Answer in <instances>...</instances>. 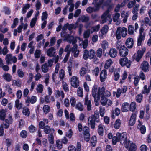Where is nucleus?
Segmentation results:
<instances>
[{
    "label": "nucleus",
    "instance_id": "f257e3e1",
    "mask_svg": "<svg viewBox=\"0 0 151 151\" xmlns=\"http://www.w3.org/2000/svg\"><path fill=\"white\" fill-rule=\"evenodd\" d=\"M127 29L124 27L122 28L121 27H118L116 30L115 34L116 39L119 40L121 39V36L122 37H125L127 34Z\"/></svg>",
    "mask_w": 151,
    "mask_h": 151
},
{
    "label": "nucleus",
    "instance_id": "f03ea898",
    "mask_svg": "<svg viewBox=\"0 0 151 151\" xmlns=\"http://www.w3.org/2000/svg\"><path fill=\"white\" fill-rule=\"evenodd\" d=\"M99 113H94L93 115H92L91 116L89 117L91 119L90 120V126L91 129H94L95 127V122H99Z\"/></svg>",
    "mask_w": 151,
    "mask_h": 151
},
{
    "label": "nucleus",
    "instance_id": "7ed1b4c3",
    "mask_svg": "<svg viewBox=\"0 0 151 151\" xmlns=\"http://www.w3.org/2000/svg\"><path fill=\"white\" fill-rule=\"evenodd\" d=\"M95 56V51L93 49H90L88 51L87 49L84 50L83 54V58L85 60H87L88 58L90 59H93Z\"/></svg>",
    "mask_w": 151,
    "mask_h": 151
},
{
    "label": "nucleus",
    "instance_id": "20e7f679",
    "mask_svg": "<svg viewBox=\"0 0 151 151\" xmlns=\"http://www.w3.org/2000/svg\"><path fill=\"white\" fill-rule=\"evenodd\" d=\"M131 61L125 57L124 58H121L119 60V63L122 67L126 66L127 68H129L131 65Z\"/></svg>",
    "mask_w": 151,
    "mask_h": 151
},
{
    "label": "nucleus",
    "instance_id": "39448f33",
    "mask_svg": "<svg viewBox=\"0 0 151 151\" xmlns=\"http://www.w3.org/2000/svg\"><path fill=\"white\" fill-rule=\"evenodd\" d=\"M83 130L84 132V140L87 142H88L89 141L90 139L89 127L87 126H85L83 127Z\"/></svg>",
    "mask_w": 151,
    "mask_h": 151
},
{
    "label": "nucleus",
    "instance_id": "423d86ee",
    "mask_svg": "<svg viewBox=\"0 0 151 151\" xmlns=\"http://www.w3.org/2000/svg\"><path fill=\"white\" fill-rule=\"evenodd\" d=\"M68 151H81V144L79 142L77 143L76 148L73 145H71L68 147Z\"/></svg>",
    "mask_w": 151,
    "mask_h": 151
},
{
    "label": "nucleus",
    "instance_id": "0eeeda50",
    "mask_svg": "<svg viewBox=\"0 0 151 151\" xmlns=\"http://www.w3.org/2000/svg\"><path fill=\"white\" fill-rule=\"evenodd\" d=\"M140 68L144 72H147L149 71L150 66L148 62L146 61H144L142 63Z\"/></svg>",
    "mask_w": 151,
    "mask_h": 151
},
{
    "label": "nucleus",
    "instance_id": "6e6552de",
    "mask_svg": "<svg viewBox=\"0 0 151 151\" xmlns=\"http://www.w3.org/2000/svg\"><path fill=\"white\" fill-rule=\"evenodd\" d=\"M128 53V49L124 45H121L120 46L119 54L120 56L125 57Z\"/></svg>",
    "mask_w": 151,
    "mask_h": 151
},
{
    "label": "nucleus",
    "instance_id": "1a4fd4ad",
    "mask_svg": "<svg viewBox=\"0 0 151 151\" xmlns=\"http://www.w3.org/2000/svg\"><path fill=\"white\" fill-rule=\"evenodd\" d=\"M146 50L145 47L142 48L141 50H140L137 51V55L135 59L136 60L139 62L143 56Z\"/></svg>",
    "mask_w": 151,
    "mask_h": 151
},
{
    "label": "nucleus",
    "instance_id": "9d476101",
    "mask_svg": "<svg viewBox=\"0 0 151 151\" xmlns=\"http://www.w3.org/2000/svg\"><path fill=\"white\" fill-rule=\"evenodd\" d=\"M116 135L119 136L120 141L123 140L124 142V143H126L127 142V135L126 132H123L122 133L117 132Z\"/></svg>",
    "mask_w": 151,
    "mask_h": 151
},
{
    "label": "nucleus",
    "instance_id": "9b49d317",
    "mask_svg": "<svg viewBox=\"0 0 151 151\" xmlns=\"http://www.w3.org/2000/svg\"><path fill=\"white\" fill-rule=\"evenodd\" d=\"M78 78L76 76H73L71 78L72 86L74 88H77L79 85Z\"/></svg>",
    "mask_w": 151,
    "mask_h": 151
},
{
    "label": "nucleus",
    "instance_id": "f8f14e48",
    "mask_svg": "<svg viewBox=\"0 0 151 151\" xmlns=\"http://www.w3.org/2000/svg\"><path fill=\"white\" fill-rule=\"evenodd\" d=\"M4 120V128L5 129H7L9 127L10 124H11L13 122L12 116L9 115L8 116V119H5Z\"/></svg>",
    "mask_w": 151,
    "mask_h": 151
},
{
    "label": "nucleus",
    "instance_id": "ddd939ff",
    "mask_svg": "<svg viewBox=\"0 0 151 151\" xmlns=\"http://www.w3.org/2000/svg\"><path fill=\"white\" fill-rule=\"evenodd\" d=\"M133 44L134 41L133 38H128L127 39L125 42V45L128 48H132Z\"/></svg>",
    "mask_w": 151,
    "mask_h": 151
},
{
    "label": "nucleus",
    "instance_id": "4468645a",
    "mask_svg": "<svg viewBox=\"0 0 151 151\" xmlns=\"http://www.w3.org/2000/svg\"><path fill=\"white\" fill-rule=\"evenodd\" d=\"M107 72L106 70L104 69L100 73V80L101 82H103L105 80L106 78Z\"/></svg>",
    "mask_w": 151,
    "mask_h": 151
},
{
    "label": "nucleus",
    "instance_id": "2eb2a0df",
    "mask_svg": "<svg viewBox=\"0 0 151 151\" xmlns=\"http://www.w3.org/2000/svg\"><path fill=\"white\" fill-rule=\"evenodd\" d=\"M129 104L127 102L123 103L121 110L122 112H127L129 110Z\"/></svg>",
    "mask_w": 151,
    "mask_h": 151
},
{
    "label": "nucleus",
    "instance_id": "dca6fc26",
    "mask_svg": "<svg viewBox=\"0 0 151 151\" xmlns=\"http://www.w3.org/2000/svg\"><path fill=\"white\" fill-rule=\"evenodd\" d=\"M136 117V114L134 113L132 114L129 122V124L130 126H132L135 124Z\"/></svg>",
    "mask_w": 151,
    "mask_h": 151
},
{
    "label": "nucleus",
    "instance_id": "f3484780",
    "mask_svg": "<svg viewBox=\"0 0 151 151\" xmlns=\"http://www.w3.org/2000/svg\"><path fill=\"white\" fill-rule=\"evenodd\" d=\"M55 49L52 47L49 48L47 51V55L49 57L54 56L55 53Z\"/></svg>",
    "mask_w": 151,
    "mask_h": 151
},
{
    "label": "nucleus",
    "instance_id": "a211bd4d",
    "mask_svg": "<svg viewBox=\"0 0 151 151\" xmlns=\"http://www.w3.org/2000/svg\"><path fill=\"white\" fill-rule=\"evenodd\" d=\"M110 56L112 58H114L117 55L116 50L115 48H111L109 51Z\"/></svg>",
    "mask_w": 151,
    "mask_h": 151
},
{
    "label": "nucleus",
    "instance_id": "6ab92c4d",
    "mask_svg": "<svg viewBox=\"0 0 151 151\" xmlns=\"http://www.w3.org/2000/svg\"><path fill=\"white\" fill-rule=\"evenodd\" d=\"M77 49V45H74L72 49V52L74 53V56L75 57H78L79 55V51Z\"/></svg>",
    "mask_w": 151,
    "mask_h": 151
},
{
    "label": "nucleus",
    "instance_id": "aec40b11",
    "mask_svg": "<svg viewBox=\"0 0 151 151\" xmlns=\"http://www.w3.org/2000/svg\"><path fill=\"white\" fill-rule=\"evenodd\" d=\"M109 12L110 11L108 9L106 10L101 15V19H104V20H103L102 21V22L103 23H104L105 22V21H105V19H106L107 17L109 15Z\"/></svg>",
    "mask_w": 151,
    "mask_h": 151
},
{
    "label": "nucleus",
    "instance_id": "412c9836",
    "mask_svg": "<svg viewBox=\"0 0 151 151\" xmlns=\"http://www.w3.org/2000/svg\"><path fill=\"white\" fill-rule=\"evenodd\" d=\"M91 146L94 147L96 146L97 143V137L96 136H93L90 141Z\"/></svg>",
    "mask_w": 151,
    "mask_h": 151
},
{
    "label": "nucleus",
    "instance_id": "4be33fe9",
    "mask_svg": "<svg viewBox=\"0 0 151 151\" xmlns=\"http://www.w3.org/2000/svg\"><path fill=\"white\" fill-rule=\"evenodd\" d=\"M97 90V86L96 85H94L93 87L92 91V96L94 98L96 97Z\"/></svg>",
    "mask_w": 151,
    "mask_h": 151
},
{
    "label": "nucleus",
    "instance_id": "5701e85b",
    "mask_svg": "<svg viewBox=\"0 0 151 151\" xmlns=\"http://www.w3.org/2000/svg\"><path fill=\"white\" fill-rule=\"evenodd\" d=\"M4 78L7 82H10L11 81L12 78V76L9 73H5L3 75Z\"/></svg>",
    "mask_w": 151,
    "mask_h": 151
},
{
    "label": "nucleus",
    "instance_id": "b1692460",
    "mask_svg": "<svg viewBox=\"0 0 151 151\" xmlns=\"http://www.w3.org/2000/svg\"><path fill=\"white\" fill-rule=\"evenodd\" d=\"M98 132L99 134L101 136L104 135V130L103 126L101 124H99L98 127Z\"/></svg>",
    "mask_w": 151,
    "mask_h": 151
},
{
    "label": "nucleus",
    "instance_id": "393cba45",
    "mask_svg": "<svg viewBox=\"0 0 151 151\" xmlns=\"http://www.w3.org/2000/svg\"><path fill=\"white\" fill-rule=\"evenodd\" d=\"M113 63L111 59H109L106 61V62L104 66V68L106 69H108L111 66Z\"/></svg>",
    "mask_w": 151,
    "mask_h": 151
},
{
    "label": "nucleus",
    "instance_id": "a878e982",
    "mask_svg": "<svg viewBox=\"0 0 151 151\" xmlns=\"http://www.w3.org/2000/svg\"><path fill=\"white\" fill-rule=\"evenodd\" d=\"M6 115V113L5 110L2 109L0 111V119L4 121L5 119Z\"/></svg>",
    "mask_w": 151,
    "mask_h": 151
},
{
    "label": "nucleus",
    "instance_id": "bb28decb",
    "mask_svg": "<svg viewBox=\"0 0 151 151\" xmlns=\"http://www.w3.org/2000/svg\"><path fill=\"white\" fill-rule=\"evenodd\" d=\"M129 110L132 112H134L136 107V103L134 102H131L130 104H129Z\"/></svg>",
    "mask_w": 151,
    "mask_h": 151
},
{
    "label": "nucleus",
    "instance_id": "cd10ccee",
    "mask_svg": "<svg viewBox=\"0 0 151 151\" xmlns=\"http://www.w3.org/2000/svg\"><path fill=\"white\" fill-rule=\"evenodd\" d=\"M5 60L8 64L10 63V61L13 60L12 55L11 54H7Z\"/></svg>",
    "mask_w": 151,
    "mask_h": 151
},
{
    "label": "nucleus",
    "instance_id": "c85d7f7f",
    "mask_svg": "<svg viewBox=\"0 0 151 151\" xmlns=\"http://www.w3.org/2000/svg\"><path fill=\"white\" fill-rule=\"evenodd\" d=\"M121 124V121L120 119H118L115 121L114 127L116 129H118L120 126Z\"/></svg>",
    "mask_w": 151,
    "mask_h": 151
},
{
    "label": "nucleus",
    "instance_id": "c756f323",
    "mask_svg": "<svg viewBox=\"0 0 151 151\" xmlns=\"http://www.w3.org/2000/svg\"><path fill=\"white\" fill-rule=\"evenodd\" d=\"M108 101V99L104 96L101 97L100 102L101 104L103 106H105L106 105Z\"/></svg>",
    "mask_w": 151,
    "mask_h": 151
},
{
    "label": "nucleus",
    "instance_id": "7c9ffc66",
    "mask_svg": "<svg viewBox=\"0 0 151 151\" xmlns=\"http://www.w3.org/2000/svg\"><path fill=\"white\" fill-rule=\"evenodd\" d=\"M23 114L27 116H28L30 114L29 109L27 108H24L22 111Z\"/></svg>",
    "mask_w": 151,
    "mask_h": 151
},
{
    "label": "nucleus",
    "instance_id": "2f4dec72",
    "mask_svg": "<svg viewBox=\"0 0 151 151\" xmlns=\"http://www.w3.org/2000/svg\"><path fill=\"white\" fill-rule=\"evenodd\" d=\"M27 135V132L25 130H22L20 134V136L22 138H26Z\"/></svg>",
    "mask_w": 151,
    "mask_h": 151
},
{
    "label": "nucleus",
    "instance_id": "473e14b6",
    "mask_svg": "<svg viewBox=\"0 0 151 151\" xmlns=\"http://www.w3.org/2000/svg\"><path fill=\"white\" fill-rule=\"evenodd\" d=\"M36 90L37 93H41L43 90V86L42 84H39L37 86Z\"/></svg>",
    "mask_w": 151,
    "mask_h": 151
},
{
    "label": "nucleus",
    "instance_id": "72a5a7b5",
    "mask_svg": "<svg viewBox=\"0 0 151 151\" xmlns=\"http://www.w3.org/2000/svg\"><path fill=\"white\" fill-rule=\"evenodd\" d=\"M119 137L118 136L113 137L112 139V143L113 145H115L117 142L120 141Z\"/></svg>",
    "mask_w": 151,
    "mask_h": 151
},
{
    "label": "nucleus",
    "instance_id": "f704fd0d",
    "mask_svg": "<svg viewBox=\"0 0 151 151\" xmlns=\"http://www.w3.org/2000/svg\"><path fill=\"white\" fill-rule=\"evenodd\" d=\"M28 129L30 133H33L37 130V128L33 125L31 124L28 127Z\"/></svg>",
    "mask_w": 151,
    "mask_h": 151
},
{
    "label": "nucleus",
    "instance_id": "c9c22d12",
    "mask_svg": "<svg viewBox=\"0 0 151 151\" xmlns=\"http://www.w3.org/2000/svg\"><path fill=\"white\" fill-rule=\"evenodd\" d=\"M22 105L21 103H19V100L17 99L15 102V106L18 109H20L22 107Z\"/></svg>",
    "mask_w": 151,
    "mask_h": 151
},
{
    "label": "nucleus",
    "instance_id": "e433bc0d",
    "mask_svg": "<svg viewBox=\"0 0 151 151\" xmlns=\"http://www.w3.org/2000/svg\"><path fill=\"white\" fill-rule=\"evenodd\" d=\"M137 149V146L135 144L132 143L129 146V151H136Z\"/></svg>",
    "mask_w": 151,
    "mask_h": 151
},
{
    "label": "nucleus",
    "instance_id": "4c0bfd02",
    "mask_svg": "<svg viewBox=\"0 0 151 151\" xmlns=\"http://www.w3.org/2000/svg\"><path fill=\"white\" fill-rule=\"evenodd\" d=\"M43 111L45 114L49 113L50 111V106L48 105H44L43 107Z\"/></svg>",
    "mask_w": 151,
    "mask_h": 151
},
{
    "label": "nucleus",
    "instance_id": "58836bf2",
    "mask_svg": "<svg viewBox=\"0 0 151 151\" xmlns=\"http://www.w3.org/2000/svg\"><path fill=\"white\" fill-rule=\"evenodd\" d=\"M19 22V19L17 18H15L13 20V24L11 26V28L13 29L15 28Z\"/></svg>",
    "mask_w": 151,
    "mask_h": 151
},
{
    "label": "nucleus",
    "instance_id": "ea45409f",
    "mask_svg": "<svg viewBox=\"0 0 151 151\" xmlns=\"http://www.w3.org/2000/svg\"><path fill=\"white\" fill-rule=\"evenodd\" d=\"M105 92L104 91H101L100 88H99L98 89L97 93V98L99 99L100 97L101 96H104Z\"/></svg>",
    "mask_w": 151,
    "mask_h": 151
},
{
    "label": "nucleus",
    "instance_id": "a19ab883",
    "mask_svg": "<svg viewBox=\"0 0 151 151\" xmlns=\"http://www.w3.org/2000/svg\"><path fill=\"white\" fill-rule=\"evenodd\" d=\"M42 71L44 73H47L48 71V65L47 63H45L41 67Z\"/></svg>",
    "mask_w": 151,
    "mask_h": 151
},
{
    "label": "nucleus",
    "instance_id": "79ce46f5",
    "mask_svg": "<svg viewBox=\"0 0 151 151\" xmlns=\"http://www.w3.org/2000/svg\"><path fill=\"white\" fill-rule=\"evenodd\" d=\"M44 132L45 134H48L51 132V128L48 125H46L44 128Z\"/></svg>",
    "mask_w": 151,
    "mask_h": 151
},
{
    "label": "nucleus",
    "instance_id": "37998d69",
    "mask_svg": "<svg viewBox=\"0 0 151 151\" xmlns=\"http://www.w3.org/2000/svg\"><path fill=\"white\" fill-rule=\"evenodd\" d=\"M143 98V96L140 93L138 94L136 97V101L137 102L140 103L142 102Z\"/></svg>",
    "mask_w": 151,
    "mask_h": 151
},
{
    "label": "nucleus",
    "instance_id": "c03bdc74",
    "mask_svg": "<svg viewBox=\"0 0 151 151\" xmlns=\"http://www.w3.org/2000/svg\"><path fill=\"white\" fill-rule=\"evenodd\" d=\"M128 33L129 34L132 35L134 33V27L132 25H129L128 27Z\"/></svg>",
    "mask_w": 151,
    "mask_h": 151
},
{
    "label": "nucleus",
    "instance_id": "a18cd8bd",
    "mask_svg": "<svg viewBox=\"0 0 151 151\" xmlns=\"http://www.w3.org/2000/svg\"><path fill=\"white\" fill-rule=\"evenodd\" d=\"M62 83L63 88L64 91L66 92L69 91V89L66 83L65 82L63 81Z\"/></svg>",
    "mask_w": 151,
    "mask_h": 151
},
{
    "label": "nucleus",
    "instance_id": "49530a36",
    "mask_svg": "<svg viewBox=\"0 0 151 151\" xmlns=\"http://www.w3.org/2000/svg\"><path fill=\"white\" fill-rule=\"evenodd\" d=\"M138 129H139L141 133L142 134H144L146 132V127L144 125H142L141 127L137 128Z\"/></svg>",
    "mask_w": 151,
    "mask_h": 151
},
{
    "label": "nucleus",
    "instance_id": "de8ad7c7",
    "mask_svg": "<svg viewBox=\"0 0 151 151\" xmlns=\"http://www.w3.org/2000/svg\"><path fill=\"white\" fill-rule=\"evenodd\" d=\"M144 90H143L142 92V94H148L150 91V89L147 88V85H145L144 87Z\"/></svg>",
    "mask_w": 151,
    "mask_h": 151
},
{
    "label": "nucleus",
    "instance_id": "09e8293b",
    "mask_svg": "<svg viewBox=\"0 0 151 151\" xmlns=\"http://www.w3.org/2000/svg\"><path fill=\"white\" fill-rule=\"evenodd\" d=\"M4 10L3 12H4L5 14L9 15L11 13V10L9 8L6 6H4L3 7Z\"/></svg>",
    "mask_w": 151,
    "mask_h": 151
},
{
    "label": "nucleus",
    "instance_id": "8fccbe9b",
    "mask_svg": "<svg viewBox=\"0 0 151 151\" xmlns=\"http://www.w3.org/2000/svg\"><path fill=\"white\" fill-rule=\"evenodd\" d=\"M37 18L34 17L31 21L30 25L31 28H33L35 26L37 21Z\"/></svg>",
    "mask_w": 151,
    "mask_h": 151
},
{
    "label": "nucleus",
    "instance_id": "3c124183",
    "mask_svg": "<svg viewBox=\"0 0 151 151\" xmlns=\"http://www.w3.org/2000/svg\"><path fill=\"white\" fill-rule=\"evenodd\" d=\"M49 135L50 136L49 137V142L50 143L52 144L54 143V137L53 134H52V133H50Z\"/></svg>",
    "mask_w": 151,
    "mask_h": 151
},
{
    "label": "nucleus",
    "instance_id": "603ef678",
    "mask_svg": "<svg viewBox=\"0 0 151 151\" xmlns=\"http://www.w3.org/2000/svg\"><path fill=\"white\" fill-rule=\"evenodd\" d=\"M65 72L63 69H61L59 71V77L61 79H63L64 77Z\"/></svg>",
    "mask_w": 151,
    "mask_h": 151
},
{
    "label": "nucleus",
    "instance_id": "864d4df0",
    "mask_svg": "<svg viewBox=\"0 0 151 151\" xmlns=\"http://www.w3.org/2000/svg\"><path fill=\"white\" fill-rule=\"evenodd\" d=\"M57 147L58 149H60L62 148V144L63 143L61 141H60L59 140H57L56 141Z\"/></svg>",
    "mask_w": 151,
    "mask_h": 151
},
{
    "label": "nucleus",
    "instance_id": "5fc2aeb1",
    "mask_svg": "<svg viewBox=\"0 0 151 151\" xmlns=\"http://www.w3.org/2000/svg\"><path fill=\"white\" fill-rule=\"evenodd\" d=\"M76 106L77 109L80 111H82L83 110V105L80 102L78 103Z\"/></svg>",
    "mask_w": 151,
    "mask_h": 151
},
{
    "label": "nucleus",
    "instance_id": "6e6d98bb",
    "mask_svg": "<svg viewBox=\"0 0 151 151\" xmlns=\"http://www.w3.org/2000/svg\"><path fill=\"white\" fill-rule=\"evenodd\" d=\"M139 77L140 79H141L142 81L145 80L146 78L145 74L142 71H141L140 72Z\"/></svg>",
    "mask_w": 151,
    "mask_h": 151
},
{
    "label": "nucleus",
    "instance_id": "4d7b16f0",
    "mask_svg": "<svg viewBox=\"0 0 151 151\" xmlns=\"http://www.w3.org/2000/svg\"><path fill=\"white\" fill-rule=\"evenodd\" d=\"M134 84L135 86H137L138 85L140 79L139 77V76L137 75L134 77Z\"/></svg>",
    "mask_w": 151,
    "mask_h": 151
},
{
    "label": "nucleus",
    "instance_id": "13d9d810",
    "mask_svg": "<svg viewBox=\"0 0 151 151\" xmlns=\"http://www.w3.org/2000/svg\"><path fill=\"white\" fill-rule=\"evenodd\" d=\"M102 53V49L99 48L97 51L96 55L98 57L101 58V57Z\"/></svg>",
    "mask_w": 151,
    "mask_h": 151
},
{
    "label": "nucleus",
    "instance_id": "bf43d9fd",
    "mask_svg": "<svg viewBox=\"0 0 151 151\" xmlns=\"http://www.w3.org/2000/svg\"><path fill=\"white\" fill-rule=\"evenodd\" d=\"M47 17L48 14L46 11L43 12L41 18L42 20H44L46 19L47 18Z\"/></svg>",
    "mask_w": 151,
    "mask_h": 151
},
{
    "label": "nucleus",
    "instance_id": "052dcab7",
    "mask_svg": "<svg viewBox=\"0 0 151 151\" xmlns=\"http://www.w3.org/2000/svg\"><path fill=\"white\" fill-rule=\"evenodd\" d=\"M99 68L98 67H96L95 68L92 70V73L93 75L97 77L98 75V73L99 72Z\"/></svg>",
    "mask_w": 151,
    "mask_h": 151
},
{
    "label": "nucleus",
    "instance_id": "680f3d73",
    "mask_svg": "<svg viewBox=\"0 0 151 151\" xmlns=\"http://www.w3.org/2000/svg\"><path fill=\"white\" fill-rule=\"evenodd\" d=\"M120 16V14L118 13H116L115 14L113 18V21L114 22H116Z\"/></svg>",
    "mask_w": 151,
    "mask_h": 151
},
{
    "label": "nucleus",
    "instance_id": "e2e57ef3",
    "mask_svg": "<svg viewBox=\"0 0 151 151\" xmlns=\"http://www.w3.org/2000/svg\"><path fill=\"white\" fill-rule=\"evenodd\" d=\"M41 54V51L39 50H37L35 53V58H38L40 57Z\"/></svg>",
    "mask_w": 151,
    "mask_h": 151
},
{
    "label": "nucleus",
    "instance_id": "0e129e2a",
    "mask_svg": "<svg viewBox=\"0 0 151 151\" xmlns=\"http://www.w3.org/2000/svg\"><path fill=\"white\" fill-rule=\"evenodd\" d=\"M86 73V69L84 67H82L80 70V75L81 76H83Z\"/></svg>",
    "mask_w": 151,
    "mask_h": 151
},
{
    "label": "nucleus",
    "instance_id": "69168bd1",
    "mask_svg": "<svg viewBox=\"0 0 151 151\" xmlns=\"http://www.w3.org/2000/svg\"><path fill=\"white\" fill-rule=\"evenodd\" d=\"M17 73L19 77L22 78L24 76V72L20 69H18L17 71Z\"/></svg>",
    "mask_w": 151,
    "mask_h": 151
},
{
    "label": "nucleus",
    "instance_id": "338daca9",
    "mask_svg": "<svg viewBox=\"0 0 151 151\" xmlns=\"http://www.w3.org/2000/svg\"><path fill=\"white\" fill-rule=\"evenodd\" d=\"M45 123L44 121H41L39 123V128L41 129H42L45 127Z\"/></svg>",
    "mask_w": 151,
    "mask_h": 151
},
{
    "label": "nucleus",
    "instance_id": "774afa93",
    "mask_svg": "<svg viewBox=\"0 0 151 151\" xmlns=\"http://www.w3.org/2000/svg\"><path fill=\"white\" fill-rule=\"evenodd\" d=\"M37 101V98L35 96H32L30 98V103L33 104L35 103Z\"/></svg>",
    "mask_w": 151,
    "mask_h": 151
}]
</instances>
